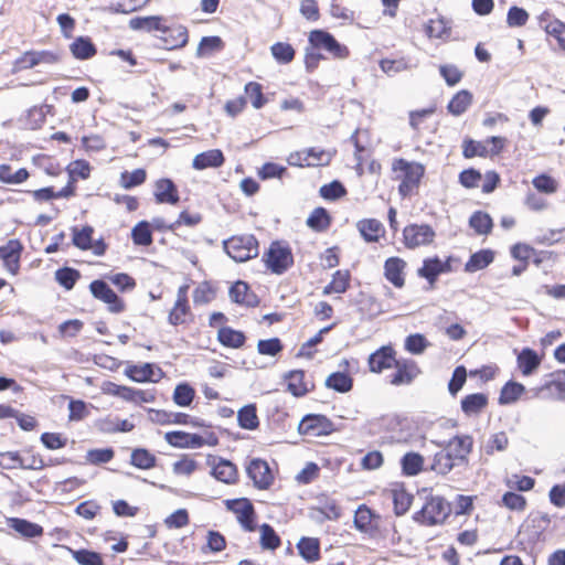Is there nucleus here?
<instances>
[{
	"instance_id": "obj_1",
	"label": "nucleus",
	"mask_w": 565,
	"mask_h": 565,
	"mask_svg": "<svg viewBox=\"0 0 565 565\" xmlns=\"http://www.w3.org/2000/svg\"><path fill=\"white\" fill-rule=\"evenodd\" d=\"M392 169L396 173V178L401 180L398 191L403 196H407L418 186L420 179L425 173L422 163L409 162L404 159H395Z\"/></svg>"
},
{
	"instance_id": "obj_2",
	"label": "nucleus",
	"mask_w": 565,
	"mask_h": 565,
	"mask_svg": "<svg viewBox=\"0 0 565 565\" xmlns=\"http://www.w3.org/2000/svg\"><path fill=\"white\" fill-rule=\"evenodd\" d=\"M224 249L235 262L243 263L258 255V242L253 235H237L224 241Z\"/></svg>"
},
{
	"instance_id": "obj_3",
	"label": "nucleus",
	"mask_w": 565,
	"mask_h": 565,
	"mask_svg": "<svg viewBox=\"0 0 565 565\" xmlns=\"http://www.w3.org/2000/svg\"><path fill=\"white\" fill-rule=\"evenodd\" d=\"M450 512L449 504L440 497H431L415 516V520L426 525L443 523Z\"/></svg>"
},
{
	"instance_id": "obj_4",
	"label": "nucleus",
	"mask_w": 565,
	"mask_h": 565,
	"mask_svg": "<svg viewBox=\"0 0 565 565\" xmlns=\"http://www.w3.org/2000/svg\"><path fill=\"white\" fill-rule=\"evenodd\" d=\"M265 263L271 273L280 275L292 265L294 257L288 246L274 242L265 254Z\"/></svg>"
},
{
	"instance_id": "obj_5",
	"label": "nucleus",
	"mask_w": 565,
	"mask_h": 565,
	"mask_svg": "<svg viewBox=\"0 0 565 565\" xmlns=\"http://www.w3.org/2000/svg\"><path fill=\"white\" fill-rule=\"evenodd\" d=\"M436 233L428 224H411L403 230V242L409 249L430 245Z\"/></svg>"
},
{
	"instance_id": "obj_6",
	"label": "nucleus",
	"mask_w": 565,
	"mask_h": 565,
	"mask_svg": "<svg viewBox=\"0 0 565 565\" xmlns=\"http://www.w3.org/2000/svg\"><path fill=\"white\" fill-rule=\"evenodd\" d=\"M309 42L313 47L322 49L335 58L343 60L349 56V50L345 45L340 44L333 35L322 30L311 31Z\"/></svg>"
},
{
	"instance_id": "obj_7",
	"label": "nucleus",
	"mask_w": 565,
	"mask_h": 565,
	"mask_svg": "<svg viewBox=\"0 0 565 565\" xmlns=\"http://www.w3.org/2000/svg\"><path fill=\"white\" fill-rule=\"evenodd\" d=\"M333 430V424L323 415H307L298 426V431L309 437L326 436Z\"/></svg>"
},
{
	"instance_id": "obj_8",
	"label": "nucleus",
	"mask_w": 565,
	"mask_h": 565,
	"mask_svg": "<svg viewBox=\"0 0 565 565\" xmlns=\"http://www.w3.org/2000/svg\"><path fill=\"white\" fill-rule=\"evenodd\" d=\"M93 296L109 306L113 312H120L124 310V303L114 292V290L103 280H94L89 285Z\"/></svg>"
},
{
	"instance_id": "obj_9",
	"label": "nucleus",
	"mask_w": 565,
	"mask_h": 565,
	"mask_svg": "<svg viewBox=\"0 0 565 565\" xmlns=\"http://www.w3.org/2000/svg\"><path fill=\"white\" fill-rule=\"evenodd\" d=\"M226 504L236 514L244 530L254 531V508L247 499L231 500Z\"/></svg>"
},
{
	"instance_id": "obj_10",
	"label": "nucleus",
	"mask_w": 565,
	"mask_h": 565,
	"mask_svg": "<svg viewBox=\"0 0 565 565\" xmlns=\"http://www.w3.org/2000/svg\"><path fill=\"white\" fill-rule=\"evenodd\" d=\"M188 290L189 285H182L178 289L177 300L168 318L169 322L172 326L184 323L186 321V317L190 315V306L188 303Z\"/></svg>"
},
{
	"instance_id": "obj_11",
	"label": "nucleus",
	"mask_w": 565,
	"mask_h": 565,
	"mask_svg": "<svg viewBox=\"0 0 565 565\" xmlns=\"http://www.w3.org/2000/svg\"><path fill=\"white\" fill-rule=\"evenodd\" d=\"M396 372L391 377L393 385H407L419 374V369L414 361L396 360L394 365Z\"/></svg>"
},
{
	"instance_id": "obj_12",
	"label": "nucleus",
	"mask_w": 565,
	"mask_h": 565,
	"mask_svg": "<svg viewBox=\"0 0 565 565\" xmlns=\"http://www.w3.org/2000/svg\"><path fill=\"white\" fill-rule=\"evenodd\" d=\"M247 475L259 489L268 488L273 482V475L266 461L254 459L247 467Z\"/></svg>"
},
{
	"instance_id": "obj_13",
	"label": "nucleus",
	"mask_w": 565,
	"mask_h": 565,
	"mask_svg": "<svg viewBox=\"0 0 565 565\" xmlns=\"http://www.w3.org/2000/svg\"><path fill=\"white\" fill-rule=\"evenodd\" d=\"M395 361V351L392 347L385 345L369 356V367L373 373H381L393 367Z\"/></svg>"
},
{
	"instance_id": "obj_14",
	"label": "nucleus",
	"mask_w": 565,
	"mask_h": 565,
	"mask_svg": "<svg viewBox=\"0 0 565 565\" xmlns=\"http://www.w3.org/2000/svg\"><path fill=\"white\" fill-rule=\"evenodd\" d=\"M449 260H441L438 257L424 259L423 266L418 269L417 274L433 285L440 274L450 271Z\"/></svg>"
},
{
	"instance_id": "obj_15",
	"label": "nucleus",
	"mask_w": 565,
	"mask_h": 565,
	"mask_svg": "<svg viewBox=\"0 0 565 565\" xmlns=\"http://www.w3.org/2000/svg\"><path fill=\"white\" fill-rule=\"evenodd\" d=\"M126 375L135 382H158L162 377V371L151 363H143L127 367Z\"/></svg>"
},
{
	"instance_id": "obj_16",
	"label": "nucleus",
	"mask_w": 565,
	"mask_h": 565,
	"mask_svg": "<svg viewBox=\"0 0 565 565\" xmlns=\"http://www.w3.org/2000/svg\"><path fill=\"white\" fill-rule=\"evenodd\" d=\"M44 467L43 460L33 458V465H25V461L18 451L0 452V468L6 470L12 469H32L38 470Z\"/></svg>"
},
{
	"instance_id": "obj_17",
	"label": "nucleus",
	"mask_w": 565,
	"mask_h": 565,
	"mask_svg": "<svg viewBox=\"0 0 565 565\" xmlns=\"http://www.w3.org/2000/svg\"><path fill=\"white\" fill-rule=\"evenodd\" d=\"M22 245L18 239H10L6 245L0 246V258L8 271L15 275L19 270V260Z\"/></svg>"
},
{
	"instance_id": "obj_18",
	"label": "nucleus",
	"mask_w": 565,
	"mask_h": 565,
	"mask_svg": "<svg viewBox=\"0 0 565 565\" xmlns=\"http://www.w3.org/2000/svg\"><path fill=\"white\" fill-rule=\"evenodd\" d=\"M473 439L469 435H457L451 438L446 446V450L456 460H466L467 456L471 452Z\"/></svg>"
},
{
	"instance_id": "obj_19",
	"label": "nucleus",
	"mask_w": 565,
	"mask_h": 565,
	"mask_svg": "<svg viewBox=\"0 0 565 565\" xmlns=\"http://www.w3.org/2000/svg\"><path fill=\"white\" fill-rule=\"evenodd\" d=\"M161 40L168 50L183 47L189 40L188 30L183 25L167 26Z\"/></svg>"
},
{
	"instance_id": "obj_20",
	"label": "nucleus",
	"mask_w": 565,
	"mask_h": 565,
	"mask_svg": "<svg viewBox=\"0 0 565 565\" xmlns=\"http://www.w3.org/2000/svg\"><path fill=\"white\" fill-rule=\"evenodd\" d=\"M154 196L158 203L177 204L179 202L177 186L170 179H160L156 182Z\"/></svg>"
},
{
	"instance_id": "obj_21",
	"label": "nucleus",
	"mask_w": 565,
	"mask_h": 565,
	"mask_svg": "<svg viewBox=\"0 0 565 565\" xmlns=\"http://www.w3.org/2000/svg\"><path fill=\"white\" fill-rule=\"evenodd\" d=\"M164 19L159 15L136 17L130 19L129 28L135 31H160L166 32Z\"/></svg>"
},
{
	"instance_id": "obj_22",
	"label": "nucleus",
	"mask_w": 565,
	"mask_h": 565,
	"mask_svg": "<svg viewBox=\"0 0 565 565\" xmlns=\"http://www.w3.org/2000/svg\"><path fill=\"white\" fill-rule=\"evenodd\" d=\"M406 263L398 257H391L385 262L384 270L385 277L388 281H391L395 287H403L404 279V269Z\"/></svg>"
},
{
	"instance_id": "obj_23",
	"label": "nucleus",
	"mask_w": 565,
	"mask_h": 565,
	"mask_svg": "<svg viewBox=\"0 0 565 565\" xmlns=\"http://www.w3.org/2000/svg\"><path fill=\"white\" fill-rule=\"evenodd\" d=\"M224 163V156L221 150L212 149L204 151L194 157L192 167L195 170H204L206 168H218Z\"/></svg>"
},
{
	"instance_id": "obj_24",
	"label": "nucleus",
	"mask_w": 565,
	"mask_h": 565,
	"mask_svg": "<svg viewBox=\"0 0 565 565\" xmlns=\"http://www.w3.org/2000/svg\"><path fill=\"white\" fill-rule=\"evenodd\" d=\"M516 362L521 373L524 376H530L541 365V358L534 350L525 348L519 353Z\"/></svg>"
},
{
	"instance_id": "obj_25",
	"label": "nucleus",
	"mask_w": 565,
	"mask_h": 565,
	"mask_svg": "<svg viewBox=\"0 0 565 565\" xmlns=\"http://www.w3.org/2000/svg\"><path fill=\"white\" fill-rule=\"evenodd\" d=\"M149 420L154 424L170 425V424H188L190 416L183 413L148 409Z\"/></svg>"
},
{
	"instance_id": "obj_26",
	"label": "nucleus",
	"mask_w": 565,
	"mask_h": 565,
	"mask_svg": "<svg viewBox=\"0 0 565 565\" xmlns=\"http://www.w3.org/2000/svg\"><path fill=\"white\" fill-rule=\"evenodd\" d=\"M230 298L233 302L254 307L257 305L256 296L249 292V288L244 281H236L230 289Z\"/></svg>"
},
{
	"instance_id": "obj_27",
	"label": "nucleus",
	"mask_w": 565,
	"mask_h": 565,
	"mask_svg": "<svg viewBox=\"0 0 565 565\" xmlns=\"http://www.w3.org/2000/svg\"><path fill=\"white\" fill-rule=\"evenodd\" d=\"M540 26L545 32L554 36L558 45L565 50V24L558 20H548V14L544 13L540 18Z\"/></svg>"
},
{
	"instance_id": "obj_28",
	"label": "nucleus",
	"mask_w": 565,
	"mask_h": 565,
	"mask_svg": "<svg viewBox=\"0 0 565 565\" xmlns=\"http://www.w3.org/2000/svg\"><path fill=\"white\" fill-rule=\"evenodd\" d=\"M212 475L218 481L227 484L234 483L237 479L235 465L225 459H220L213 465Z\"/></svg>"
},
{
	"instance_id": "obj_29",
	"label": "nucleus",
	"mask_w": 565,
	"mask_h": 565,
	"mask_svg": "<svg viewBox=\"0 0 565 565\" xmlns=\"http://www.w3.org/2000/svg\"><path fill=\"white\" fill-rule=\"evenodd\" d=\"M9 526L23 537H36L43 534V527L24 519L12 518L8 521Z\"/></svg>"
},
{
	"instance_id": "obj_30",
	"label": "nucleus",
	"mask_w": 565,
	"mask_h": 565,
	"mask_svg": "<svg viewBox=\"0 0 565 565\" xmlns=\"http://www.w3.org/2000/svg\"><path fill=\"white\" fill-rule=\"evenodd\" d=\"M70 50L75 58L88 60L96 54V47L89 38L79 36L70 45Z\"/></svg>"
},
{
	"instance_id": "obj_31",
	"label": "nucleus",
	"mask_w": 565,
	"mask_h": 565,
	"mask_svg": "<svg viewBox=\"0 0 565 565\" xmlns=\"http://www.w3.org/2000/svg\"><path fill=\"white\" fill-rule=\"evenodd\" d=\"M358 230L366 242H377L384 233L381 222L374 218L360 221Z\"/></svg>"
},
{
	"instance_id": "obj_32",
	"label": "nucleus",
	"mask_w": 565,
	"mask_h": 565,
	"mask_svg": "<svg viewBox=\"0 0 565 565\" xmlns=\"http://www.w3.org/2000/svg\"><path fill=\"white\" fill-rule=\"evenodd\" d=\"M472 103V94L466 89L458 92L449 102L447 108L454 116L463 114Z\"/></svg>"
},
{
	"instance_id": "obj_33",
	"label": "nucleus",
	"mask_w": 565,
	"mask_h": 565,
	"mask_svg": "<svg viewBox=\"0 0 565 565\" xmlns=\"http://www.w3.org/2000/svg\"><path fill=\"white\" fill-rule=\"evenodd\" d=\"M488 404V397L482 393L467 395L461 401V409L466 415L480 413Z\"/></svg>"
},
{
	"instance_id": "obj_34",
	"label": "nucleus",
	"mask_w": 565,
	"mask_h": 565,
	"mask_svg": "<svg viewBox=\"0 0 565 565\" xmlns=\"http://www.w3.org/2000/svg\"><path fill=\"white\" fill-rule=\"evenodd\" d=\"M350 282V274L347 270H337L333 274L332 280L329 285H327L322 294L324 296L335 294H343L347 291Z\"/></svg>"
},
{
	"instance_id": "obj_35",
	"label": "nucleus",
	"mask_w": 565,
	"mask_h": 565,
	"mask_svg": "<svg viewBox=\"0 0 565 565\" xmlns=\"http://www.w3.org/2000/svg\"><path fill=\"white\" fill-rule=\"evenodd\" d=\"M493 262V254L490 250H480L471 255L467 262L465 269L468 273H475L486 268Z\"/></svg>"
},
{
	"instance_id": "obj_36",
	"label": "nucleus",
	"mask_w": 565,
	"mask_h": 565,
	"mask_svg": "<svg viewBox=\"0 0 565 565\" xmlns=\"http://www.w3.org/2000/svg\"><path fill=\"white\" fill-rule=\"evenodd\" d=\"M218 341L230 348H239L244 344L245 335L241 331L224 327L218 330Z\"/></svg>"
},
{
	"instance_id": "obj_37",
	"label": "nucleus",
	"mask_w": 565,
	"mask_h": 565,
	"mask_svg": "<svg viewBox=\"0 0 565 565\" xmlns=\"http://www.w3.org/2000/svg\"><path fill=\"white\" fill-rule=\"evenodd\" d=\"M524 391V385L516 382H508L501 390L499 403L501 405L512 404L518 401Z\"/></svg>"
},
{
	"instance_id": "obj_38",
	"label": "nucleus",
	"mask_w": 565,
	"mask_h": 565,
	"mask_svg": "<svg viewBox=\"0 0 565 565\" xmlns=\"http://www.w3.org/2000/svg\"><path fill=\"white\" fill-rule=\"evenodd\" d=\"M401 463H402L403 472L406 476H416L423 469L424 458H423V456H420L417 452H407L402 458Z\"/></svg>"
},
{
	"instance_id": "obj_39",
	"label": "nucleus",
	"mask_w": 565,
	"mask_h": 565,
	"mask_svg": "<svg viewBox=\"0 0 565 565\" xmlns=\"http://www.w3.org/2000/svg\"><path fill=\"white\" fill-rule=\"evenodd\" d=\"M373 513L371 509L366 505L362 504L358 508L354 514V525L355 527L364 533H369L373 530Z\"/></svg>"
},
{
	"instance_id": "obj_40",
	"label": "nucleus",
	"mask_w": 565,
	"mask_h": 565,
	"mask_svg": "<svg viewBox=\"0 0 565 565\" xmlns=\"http://www.w3.org/2000/svg\"><path fill=\"white\" fill-rule=\"evenodd\" d=\"M237 420L244 429H255L258 427V417L256 414V407L254 405H246L238 411Z\"/></svg>"
},
{
	"instance_id": "obj_41",
	"label": "nucleus",
	"mask_w": 565,
	"mask_h": 565,
	"mask_svg": "<svg viewBox=\"0 0 565 565\" xmlns=\"http://www.w3.org/2000/svg\"><path fill=\"white\" fill-rule=\"evenodd\" d=\"M455 458L447 451L443 450L435 455L431 469L440 475H446L455 467Z\"/></svg>"
},
{
	"instance_id": "obj_42",
	"label": "nucleus",
	"mask_w": 565,
	"mask_h": 565,
	"mask_svg": "<svg viewBox=\"0 0 565 565\" xmlns=\"http://www.w3.org/2000/svg\"><path fill=\"white\" fill-rule=\"evenodd\" d=\"M303 371H291L288 376V391L295 396H302L308 392V386L303 381Z\"/></svg>"
},
{
	"instance_id": "obj_43",
	"label": "nucleus",
	"mask_w": 565,
	"mask_h": 565,
	"mask_svg": "<svg viewBox=\"0 0 565 565\" xmlns=\"http://www.w3.org/2000/svg\"><path fill=\"white\" fill-rule=\"evenodd\" d=\"M195 396V391L186 383L178 384L173 392V402L181 407L190 406Z\"/></svg>"
},
{
	"instance_id": "obj_44",
	"label": "nucleus",
	"mask_w": 565,
	"mask_h": 565,
	"mask_svg": "<svg viewBox=\"0 0 565 565\" xmlns=\"http://www.w3.org/2000/svg\"><path fill=\"white\" fill-rule=\"evenodd\" d=\"M391 494L394 503L395 513L397 515L405 514L412 504V494L406 492L404 489H394L392 490Z\"/></svg>"
},
{
	"instance_id": "obj_45",
	"label": "nucleus",
	"mask_w": 565,
	"mask_h": 565,
	"mask_svg": "<svg viewBox=\"0 0 565 565\" xmlns=\"http://www.w3.org/2000/svg\"><path fill=\"white\" fill-rule=\"evenodd\" d=\"M29 177V172L21 168L17 171H12L10 166H0V181L9 184H19L25 181Z\"/></svg>"
},
{
	"instance_id": "obj_46",
	"label": "nucleus",
	"mask_w": 565,
	"mask_h": 565,
	"mask_svg": "<svg viewBox=\"0 0 565 565\" xmlns=\"http://www.w3.org/2000/svg\"><path fill=\"white\" fill-rule=\"evenodd\" d=\"M309 160L308 167L328 166L333 157V152L320 148L306 149Z\"/></svg>"
},
{
	"instance_id": "obj_47",
	"label": "nucleus",
	"mask_w": 565,
	"mask_h": 565,
	"mask_svg": "<svg viewBox=\"0 0 565 565\" xmlns=\"http://www.w3.org/2000/svg\"><path fill=\"white\" fill-rule=\"evenodd\" d=\"M326 385L338 392L345 393L352 387L351 377L342 372L332 373L326 380Z\"/></svg>"
},
{
	"instance_id": "obj_48",
	"label": "nucleus",
	"mask_w": 565,
	"mask_h": 565,
	"mask_svg": "<svg viewBox=\"0 0 565 565\" xmlns=\"http://www.w3.org/2000/svg\"><path fill=\"white\" fill-rule=\"evenodd\" d=\"M132 241L136 245L148 246L152 243L150 225L146 221L139 222L131 232Z\"/></svg>"
},
{
	"instance_id": "obj_49",
	"label": "nucleus",
	"mask_w": 565,
	"mask_h": 565,
	"mask_svg": "<svg viewBox=\"0 0 565 565\" xmlns=\"http://www.w3.org/2000/svg\"><path fill=\"white\" fill-rule=\"evenodd\" d=\"M330 224V218L323 207H317L307 218V225L318 232L324 231Z\"/></svg>"
},
{
	"instance_id": "obj_50",
	"label": "nucleus",
	"mask_w": 565,
	"mask_h": 565,
	"mask_svg": "<svg viewBox=\"0 0 565 565\" xmlns=\"http://www.w3.org/2000/svg\"><path fill=\"white\" fill-rule=\"evenodd\" d=\"M130 460L131 465L140 469H150L156 465V457L143 448L135 449Z\"/></svg>"
},
{
	"instance_id": "obj_51",
	"label": "nucleus",
	"mask_w": 565,
	"mask_h": 565,
	"mask_svg": "<svg viewBox=\"0 0 565 565\" xmlns=\"http://www.w3.org/2000/svg\"><path fill=\"white\" fill-rule=\"evenodd\" d=\"M297 547L300 555L307 561H316L319 557V542L316 539L303 537Z\"/></svg>"
},
{
	"instance_id": "obj_52",
	"label": "nucleus",
	"mask_w": 565,
	"mask_h": 565,
	"mask_svg": "<svg viewBox=\"0 0 565 565\" xmlns=\"http://www.w3.org/2000/svg\"><path fill=\"white\" fill-rule=\"evenodd\" d=\"M73 244L79 249L86 250L92 247L93 233L92 226H84L82 230L74 227L73 230Z\"/></svg>"
},
{
	"instance_id": "obj_53",
	"label": "nucleus",
	"mask_w": 565,
	"mask_h": 565,
	"mask_svg": "<svg viewBox=\"0 0 565 565\" xmlns=\"http://www.w3.org/2000/svg\"><path fill=\"white\" fill-rule=\"evenodd\" d=\"M271 54L279 63H290L295 57V50L288 43L277 42L270 47Z\"/></svg>"
},
{
	"instance_id": "obj_54",
	"label": "nucleus",
	"mask_w": 565,
	"mask_h": 565,
	"mask_svg": "<svg viewBox=\"0 0 565 565\" xmlns=\"http://www.w3.org/2000/svg\"><path fill=\"white\" fill-rule=\"evenodd\" d=\"M223 47V41L218 36H204L199 43L196 55L199 57L210 55Z\"/></svg>"
},
{
	"instance_id": "obj_55",
	"label": "nucleus",
	"mask_w": 565,
	"mask_h": 565,
	"mask_svg": "<svg viewBox=\"0 0 565 565\" xmlns=\"http://www.w3.org/2000/svg\"><path fill=\"white\" fill-rule=\"evenodd\" d=\"M469 224L478 234H487L492 227V220L487 213L476 212L471 215Z\"/></svg>"
},
{
	"instance_id": "obj_56",
	"label": "nucleus",
	"mask_w": 565,
	"mask_h": 565,
	"mask_svg": "<svg viewBox=\"0 0 565 565\" xmlns=\"http://www.w3.org/2000/svg\"><path fill=\"white\" fill-rule=\"evenodd\" d=\"M260 545L266 550H276L280 545V539L268 524L260 526Z\"/></svg>"
},
{
	"instance_id": "obj_57",
	"label": "nucleus",
	"mask_w": 565,
	"mask_h": 565,
	"mask_svg": "<svg viewBox=\"0 0 565 565\" xmlns=\"http://www.w3.org/2000/svg\"><path fill=\"white\" fill-rule=\"evenodd\" d=\"M425 31L431 39H441L449 33V26L443 18L430 19Z\"/></svg>"
},
{
	"instance_id": "obj_58",
	"label": "nucleus",
	"mask_w": 565,
	"mask_h": 565,
	"mask_svg": "<svg viewBox=\"0 0 565 565\" xmlns=\"http://www.w3.org/2000/svg\"><path fill=\"white\" fill-rule=\"evenodd\" d=\"M319 511L329 520H337L341 515V508L334 499L322 497L319 499Z\"/></svg>"
},
{
	"instance_id": "obj_59",
	"label": "nucleus",
	"mask_w": 565,
	"mask_h": 565,
	"mask_svg": "<svg viewBox=\"0 0 565 565\" xmlns=\"http://www.w3.org/2000/svg\"><path fill=\"white\" fill-rule=\"evenodd\" d=\"M245 94L250 98L252 105L255 109L262 108L266 99L262 92V85L256 82H249L245 85Z\"/></svg>"
},
{
	"instance_id": "obj_60",
	"label": "nucleus",
	"mask_w": 565,
	"mask_h": 565,
	"mask_svg": "<svg viewBox=\"0 0 565 565\" xmlns=\"http://www.w3.org/2000/svg\"><path fill=\"white\" fill-rule=\"evenodd\" d=\"M428 345L426 338L419 333L411 334L405 340V349L413 354H422Z\"/></svg>"
},
{
	"instance_id": "obj_61",
	"label": "nucleus",
	"mask_w": 565,
	"mask_h": 565,
	"mask_svg": "<svg viewBox=\"0 0 565 565\" xmlns=\"http://www.w3.org/2000/svg\"><path fill=\"white\" fill-rule=\"evenodd\" d=\"M509 439L505 433L500 431L492 435L486 444L487 455H493L494 451H503L508 447Z\"/></svg>"
},
{
	"instance_id": "obj_62",
	"label": "nucleus",
	"mask_w": 565,
	"mask_h": 565,
	"mask_svg": "<svg viewBox=\"0 0 565 565\" xmlns=\"http://www.w3.org/2000/svg\"><path fill=\"white\" fill-rule=\"evenodd\" d=\"M73 557L79 565H104L102 556L96 552L78 550L73 552Z\"/></svg>"
},
{
	"instance_id": "obj_63",
	"label": "nucleus",
	"mask_w": 565,
	"mask_h": 565,
	"mask_svg": "<svg viewBox=\"0 0 565 565\" xmlns=\"http://www.w3.org/2000/svg\"><path fill=\"white\" fill-rule=\"evenodd\" d=\"M543 390H548L559 401L565 399V373L556 374L553 380L541 388V391Z\"/></svg>"
},
{
	"instance_id": "obj_64",
	"label": "nucleus",
	"mask_w": 565,
	"mask_h": 565,
	"mask_svg": "<svg viewBox=\"0 0 565 565\" xmlns=\"http://www.w3.org/2000/svg\"><path fill=\"white\" fill-rule=\"evenodd\" d=\"M529 20V13L519 7H512L508 11L507 23L509 26L519 28L526 24Z\"/></svg>"
}]
</instances>
